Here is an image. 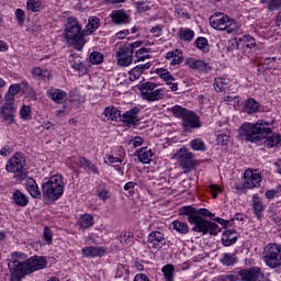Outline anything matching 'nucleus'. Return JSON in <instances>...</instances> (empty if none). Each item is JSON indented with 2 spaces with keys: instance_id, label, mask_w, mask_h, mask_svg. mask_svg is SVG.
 Listing matches in <instances>:
<instances>
[{
  "instance_id": "obj_3",
  "label": "nucleus",
  "mask_w": 281,
  "mask_h": 281,
  "mask_svg": "<svg viewBox=\"0 0 281 281\" xmlns=\"http://www.w3.org/2000/svg\"><path fill=\"white\" fill-rule=\"evenodd\" d=\"M65 38L70 47L82 50L87 41H85V32H82V26L75 18H69L66 23Z\"/></svg>"
},
{
  "instance_id": "obj_43",
  "label": "nucleus",
  "mask_w": 281,
  "mask_h": 281,
  "mask_svg": "<svg viewBox=\"0 0 281 281\" xmlns=\"http://www.w3.org/2000/svg\"><path fill=\"white\" fill-rule=\"evenodd\" d=\"M117 239L120 240L121 245H133L135 236L133 235V232H125L124 235L119 236Z\"/></svg>"
},
{
  "instance_id": "obj_56",
  "label": "nucleus",
  "mask_w": 281,
  "mask_h": 281,
  "mask_svg": "<svg viewBox=\"0 0 281 281\" xmlns=\"http://www.w3.org/2000/svg\"><path fill=\"white\" fill-rule=\"evenodd\" d=\"M43 238L46 240V243H48V245L52 243V229H49L47 226L44 227Z\"/></svg>"
},
{
  "instance_id": "obj_52",
  "label": "nucleus",
  "mask_w": 281,
  "mask_h": 281,
  "mask_svg": "<svg viewBox=\"0 0 281 281\" xmlns=\"http://www.w3.org/2000/svg\"><path fill=\"white\" fill-rule=\"evenodd\" d=\"M220 281H240V276H238V272L237 274H223Z\"/></svg>"
},
{
  "instance_id": "obj_40",
  "label": "nucleus",
  "mask_w": 281,
  "mask_h": 281,
  "mask_svg": "<svg viewBox=\"0 0 281 281\" xmlns=\"http://www.w3.org/2000/svg\"><path fill=\"white\" fill-rule=\"evenodd\" d=\"M135 60L134 63H144V60L150 59V55H148V48L142 47L140 49L135 52Z\"/></svg>"
},
{
  "instance_id": "obj_10",
  "label": "nucleus",
  "mask_w": 281,
  "mask_h": 281,
  "mask_svg": "<svg viewBox=\"0 0 281 281\" xmlns=\"http://www.w3.org/2000/svg\"><path fill=\"white\" fill-rule=\"evenodd\" d=\"M240 281H262L265 280V273L260 267L255 266L249 269H241L238 271Z\"/></svg>"
},
{
  "instance_id": "obj_47",
  "label": "nucleus",
  "mask_w": 281,
  "mask_h": 281,
  "mask_svg": "<svg viewBox=\"0 0 281 281\" xmlns=\"http://www.w3.org/2000/svg\"><path fill=\"white\" fill-rule=\"evenodd\" d=\"M22 120H32V108L30 105H23L20 110Z\"/></svg>"
},
{
  "instance_id": "obj_19",
  "label": "nucleus",
  "mask_w": 281,
  "mask_h": 281,
  "mask_svg": "<svg viewBox=\"0 0 281 281\" xmlns=\"http://www.w3.org/2000/svg\"><path fill=\"white\" fill-rule=\"evenodd\" d=\"M151 65L153 64H150V61H147L146 64H142V65L134 67L130 71V80L131 81L139 80V78H142V75L144 74V71H146L147 69H150Z\"/></svg>"
},
{
  "instance_id": "obj_1",
  "label": "nucleus",
  "mask_w": 281,
  "mask_h": 281,
  "mask_svg": "<svg viewBox=\"0 0 281 281\" xmlns=\"http://www.w3.org/2000/svg\"><path fill=\"white\" fill-rule=\"evenodd\" d=\"M238 139L241 142H263L267 148H276V146H280L281 136L276 133H271V127H269V123L265 121H257L254 123H244L238 130Z\"/></svg>"
},
{
  "instance_id": "obj_44",
  "label": "nucleus",
  "mask_w": 281,
  "mask_h": 281,
  "mask_svg": "<svg viewBox=\"0 0 281 281\" xmlns=\"http://www.w3.org/2000/svg\"><path fill=\"white\" fill-rule=\"evenodd\" d=\"M89 59L92 65H102L104 61V55L99 52H93L90 54Z\"/></svg>"
},
{
  "instance_id": "obj_33",
  "label": "nucleus",
  "mask_w": 281,
  "mask_h": 281,
  "mask_svg": "<svg viewBox=\"0 0 281 281\" xmlns=\"http://www.w3.org/2000/svg\"><path fill=\"white\" fill-rule=\"evenodd\" d=\"M258 109H260V103L257 102L255 99H248L245 102L244 111H245V113H248V115L258 113Z\"/></svg>"
},
{
  "instance_id": "obj_2",
  "label": "nucleus",
  "mask_w": 281,
  "mask_h": 281,
  "mask_svg": "<svg viewBox=\"0 0 281 281\" xmlns=\"http://www.w3.org/2000/svg\"><path fill=\"white\" fill-rule=\"evenodd\" d=\"M179 214L180 216H188V222L190 225H193L192 232H198L203 234V236H205V234L216 236L221 232V228L216 225V223L206 220L211 218V221H215L214 214L207 209L196 210L193 206H182L179 210ZM202 216H205V218Z\"/></svg>"
},
{
  "instance_id": "obj_37",
  "label": "nucleus",
  "mask_w": 281,
  "mask_h": 281,
  "mask_svg": "<svg viewBox=\"0 0 281 281\" xmlns=\"http://www.w3.org/2000/svg\"><path fill=\"white\" fill-rule=\"evenodd\" d=\"M178 36L181 41H184L187 43H190V41H192L194 38V31L190 30V29H183L181 27L178 31Z\"/></svg>"
},
{
  "instance_id": "obj_25",
  "label": "nucleus",
  "mask_w": 281,
  "mask_h": 281,
  "mask_svg": "<svg viewBox=\"0 0 281 281\" xmlns=\"http://www.w3.org/2000/svg\"><path fill=\"white\" fill-rule=\"evenodd\" d=\"M26 190L33 199H41V189H38V184L33 178H27Z\"/></svg>"
},
{
  "instance_id": "obj_21",
  "label": "nucleus",
  "mask_w": 281,
  "mask_h": 281,
  "mask_svg": "<svg viewBox=\"0 0 281 281\" xmlns=\"http://www.w3.org/2000/svg\"><path fill=\"white\" fill-rule=\"evenodd\" d=\"M82 254L86 258H102L106 251L102 247L88 246L82 248Z\"/></svg>"
},
{
  "instance_id": "obj_30",
  "label": "nucleus",
  "mask_w": 281,
  "mask_h": 281,
  "mask_svg": "<svg viewBox=\"0 0 281 281\" xmlns=\"http://www.w3.org/2000/svg\"><path fill=\"white\" fill-rule=\"evenodd\" d=\"M138 159L142 164H150L153 160V149L148 147H143L137 150Z\"/></svg>"
},
{
  "instance_id": "obj_29",
  "label": "nucleus",
  "mask_w": 281,
  "mask_h": 281,
  "mask_svg": "<svg viewBox=\"0 0 281 281\" xmlns=\"http://www.w3.org/2000/svg\"><path fill=\"white\" fill-rule=\"evenodd\" d=\"M12 199L19 207H25L30 203L27 195L21 192V190H15L13 192Z\"/></svg>"
},
{
  "instance_id": "obj_64",
  "label": "nucleus",
  "mask_w": 281,
  "mask_h": 281,
  "mask_svg": "<svg viewBox=\"0 0 281 281\" xmlns=\"http://www.w3.org/2000/svg\"><path fill=\"white\" fill-rule=\"evenodd\" d=\"M134 281H150V279L145 273H138L135 276Z\"/></svg>"
},
{
  "instance_id": "obj_11",
  "label": "nucleus",
  "mask_w": 281,
  "mask_h": 281,
  "mask_svg": "<svg viewBox=\"0 0 281 281\" xmlns=\"http://www.w3.org/2000/svg\"><path fill=\"white\" fill-rule=\"evenodd\" d=\"M45 267H47V259L45 257L33 256L26 260L24 272H26V276H30V273L41 271V269H45Z\"/></svg>"
},
{
  "instance_id": "obj_54",
  "label": "nucleus",
  "mask_w": 281,
  "mask_h": 281,
  "mask_svg": "<svg viewBox=\"0 0 281 281\" xmlns=\"http://www.w3.org/2000/svg\"><path fill=\"white\" fill-rule=\"evenodd\" d=\"M86 170H88V172H92L93 175H100V169H98V167L90 160L86 165Z\"/></svg>"
},
{
  "instance_id": "obj_42",
  "label": "nucleus",
  "mask_w": 281,
  "mask_h": 281,
  "mask_svg": "<svg viewBox=\"0 0 281 281\" xmlns=\"http://www.w3.org/2000/svg\"><path fill=\"white\" fill-rule=\"evenodd\" d=\"M171 112L175 115V117H180L183 120L186 115L190 112V110L182 108L180 105H175L171 108Z\"/></svg>"
},
{
  "instance_id": "obj_14",
  "label": "nucleus",
  "mask_w": 281,
  "mask_h": 281,
  "mask_svg": "<svg viewBox=\"0 0 281 281\" xmlns=\"http://www.w3.org/2000/svg\"><path fill=\"white\" fill-rule=\"evenodd\" d=\"M182 124L184 128H201V121L199 120V116L190 110L183 117Z\"/></svg>"
},
{
  "instance_id": "obj_45",
  "label": "nucleus",
  "mask_w": 281,
  "mask_h": 281,
  "mask_svg": "<svg viewBox=\"0 0 281 281\" xmlns=\"http://www.w3.org/2000/svg\"><path fill=\"white\" fill-rule=\"evenodd\" d=\"M215 90L216 91H227V87L229 83L223 77L215 78Z\"/></svg>"
},
{
  "instance_id": "obj_34",
  "label": "nucleus",
  "mask_w": 281,
  "mask_h": 281,
  "mask_svg": "<svg viewBox=\"0 0 281 281\" xmlns=\"http://www.w3.org/2000/svg\"><path fill=\"white\" fill-rule=\"evenodd\" d=\"M172 229L178 232V234L186 235L190 232V226H188V223L181 222L179 220H176L171 223Z\"/></svg>"
},
{
  "instance_id": "obj_7",
  "label": "nucleus",
  "mask_w": 281,
  "mask_h": 281,
  "mask_svg": "<svg viewBox=\"0 0 281 281\" xmlns=\"http://www.w3.org/2000/svg\"><path fill=\"white\" fill-rule=\"evenodd\" d=\"M173 159H177L178 166L183 170L184 175L192 172V169L195 168L198 161L194 158V154L190 149L182 147L175 155Z\"/></svg>"
},
{
  "instance_id": "obj_18",
  "label": "nucleus",
  "mask_w": 281,
  "mask_h": 281,
  "mask_svg": "<svg viewBox=\"0 0 281 281\" xmlns=\"http://www.w3.org/2000/svg\"><path fill=\"white\" fill-rule=\"evenodd\" d=\"M13 269H20L24 271L25 267L27 266V255L23 252H13Z\"/></svg>"
},
{
  "instance_id": "obj_32",
  "label": "nucleus",
  "mask_w": 281,
  "mask_h": 281,
  "mask_svg": "<svg viewBox=\"0 0 281 281\" xmlns=\"http://www.w3.org/2000/svg\"><path fill=\"white\" fill-rule=\"evenodd\" d=\"M98 27H100V18L91 16L88 20V24L86 26L87 36H90V34H93V32H95V30H98Z\"/></svg>"
},
{
  "instance_id": "obj_24",
  "label": "nucleus",
  "mask_w": 281,
  "mask_h": 281,
  "mask_svg": "<svg viewBox=\"0 0 281 281\" xmlns=\"http://www.w3.org/2000/svg\"><path fill=\"white\" fill-rule=\"evenodd\" d=\"M0 115L4 122L12 124L14 122V105H4L1 106Z\"/></svg>"
},
{
  "instance_id": "obj_5",
  "label": "nucleus",
  "mask_w": 281,
  "mask_h": 281,
  "mask_svg": "<svg viewBox=\"0 0 281 281\" xmlns=\"http://www.w3.org/2000/svg\"><path fill=\"white\" fill-rule=\"evenodd\" d=\"M209 21L214 30L225 31L227 34H240L238 23L225 13L216 12L210 16Z\"/></svg>"
},
{
  "instance_id": "obj_4",
  "label": "nucleus",
  "mask_w": 281,
  "mask_h": 281,
  "mask_svg": "<svg viewBox=\"0 0 281 281\" xmlns=\"http://www.w3.org/2000/svg\"><path fill=\"white\" fill-rule=\"evenodd\" d=\"M65 188V179L61 175L52 176L48 181L42 186V194L44 199L49 201H58L63 196Z\"/></svg>"
},
{
  "instance_id": "obj_28",
  "label": "nucleus",
  "mask_w": 281,
  "mask_h": 281,
  "mask_svg": "<svg viewBox=\"0 0 281 281\" xmlns=\"http://www.w3.org/2000/svg\"><path fill=\"white\" fill-rule=\"evenodd\" d=\"M187 65L190 69H196V71H207V63L201 59L189 58Z\"/></svg>"
},
{
  "instance_id": "obj_57",
  "label": "nucleus",
  "mask_w": 281,
  "mask_h": 281,
  "mask_svg": "<svg viewBox=\"0 0 281 281\" xmlns=\"http://www.w3.org/2000/svg\"><path fill=\"white\" fill-rule=\"evenodd\" d=\"M76 164H77V166H79V168H83V170H87V165L89 164V160H87V158L80 156L76 159Z\"/></svg>"
},
{
  "instance_id": "obj_8",
  "label": "nucleus",
  "mask_w": 281,
  "mask_h": 281,
  "mask_svg": "<svg viewBox=\"0 0 281 281\" xmlns=\"http://www.w3.org/2000/svg\"><path fill=\"white\" fill-rule=\"evenodd\" d=\"M263 260L271 269L281 267V246L278 244H268L263 250Z\"/></svg>"
},
{
  "instance_id": "obj_6",
  "label": "nucleus",
  "mask_w": 281,
  "mask_h": 281,
  "mask_svg": "<svg viewBox=\"0 0 281 281\" xmlns=\"http://www.w3.org/2000/svg\"><path fill=\"white\" fill-rule=\"evenodd\" d=\"M7 172L15 173L16 179L23 181L27 177V169H25V155L23 153H15L5 166Z\"/></svg>"
},
{
  "instance_id": "obj_51",
  "label": "nucleus",
  "mask_w": 281,
  "mask_h": 281,
  "mask_svg": "<svg viewBox=\"0 0 281 281\" xmlns=\"http://www.w3.org/2000/svg\"><path fill=\"white\" fill-rule=\"evenodd\" d=\"M15 19H16L19 25H23V23H25V11H23L22 9H16L15 10Z\"/></svg>"
},
{
  "instance_id": "obj_61",
  "label": "nucleus",
  "mask_w": 281,
  "mask_h": 281,
  "mask_svg": "<svg viewBox=\"0 0 281 281\" xmlns=\"http://www.w3.org/2000/svg\"><path fill=\"white\" fill-rule=\"evenodd\" d=\"M143 42L142 41H136L132 44H125V46H127L134 54H135V49H137L138 47H142Z\"/></svg>"
},
{
  "instance_id": "obj_16",
  "label": "nucleus",
  "mask_w": 281,
  "mask_h": 281,
  "mask_svg": "<svg viewBox=\"0 0 281 281\" xmlns=\"http://www.w3.org/2000/svg\"><path fill=\"white\" fill-rule=\"evenodd\" d=\"M69 64L71 65L72 69H76V71L82 76L83 74H87V64H85V60H82V57L79 55H70Z\"/></svg>"
},
{
  "instance_id": "obj_50",
  "label": "nucleus",
  "mask_w": 281,
  "mask_h": 281,
  "mask_svg": "<svg viewBox=\"0 0 281 281\" xmlns=\"http://www.w3.org/2000/svg\"><path fill=\"white\" fill-rule=\"evenodd\" d=\"M157 75L159 76V78H161V80H172V74H170L168 69L158 68Z\"/></svg>"
},
{
  "instance_id": "obj_41",
  "label": "nucleus",
  "mask_w": 281,
  "mask_h": 281,
  "mask_svg": "<svg viewBox=\"0 0 281 281\" xmlns=\"http://www.w3.org/2000/svg\"><path fill=\"white\" fill-rule=\"evenodd\" d=\"M162 273L166 281H175V266L167 265L162 267Z\"/></svg>"
},
{
  "instance_id": "obj_62",
  "label": "nucleus",
  "mask_w": 281,
  "mask_h": 281,
  "mask_svg": "<svg viewBox=\"0 0 281 281\" xmlns=\"http://www.w3.org/2000/svg\"><path fill=\"white\" fill-rule=\"evenodd\" d=\"M161 32H164V30L161 29V25H159V24L151 27V30H150V33L154 34V36H156V37L161 36Z\"/></svg>"
},
{
  "instance_id": "obj_46",
  "label": "nucleus",
  "mask_w": 281,
  "mask_h": 281,
  "mask_svg": "<svg viewBox=\"0 0 281 281\" xmlns=\"http://www.w3.org/2000/svg\"><path fill=\"white\" fill-rule=\"evenodd\" d=\"M195 45L198 49H201L202 52H210V43L207 42V38L205 37H199L195 41Z\"/></svg>"
},
{
  "instance_id": "obj_53",
  "label": "nucleus",
  "mask_w": 281,
  "mask_h": 281,
  "mask_svg": "<svg viewBox=\"0 0 281 281\" xmlns=\"http://www.w3.org/2000/svg\"><path fill=\"white\" fill-rule=\"evenodd\" d=\"M281 8V0H270L268 3V9L273 12L276 10H280Z\"/></svg>"
},
{
  "instance_id": "obj_9",
  "label": "nucleus",
  "mask_w": 281,
  "mask_h": 281,
  "mask_svg": "<svg viewBox=\"0 0 281 281\" xmlns=\"http://www.w3.org/2000/svg\"><path fill=\"white\" fill-rule=\"evenodd\" d=\"M140 95L147 102H157V100H164V89H157V83L147 81L140 87Z\"/></svg>"
},
{
  "instance_id": "obj_36",
  "label": "nucleus",
  "mask_w": 281,
  "mask_h": 281,
  "mask_svg": "<svg viewBox=\"0 0 281 281\" xmlns=\"http://www.w3.org/2000/svg\"><path fill=\"white\" fill-rule=\"evenodd\" d=\"M103 115H105L108 120H111V122H116L117 117H120V110L113 105L108 106L104 109Z\"/></svg>"
},
{
  "instance_id": "obj_12",
  "label": "nucleus",
  "mask_w": 281,
  "mask_h": 281,
  "mask_svg": "<svg viewBox=\"0 0 281 281\" xmlns=\"http://www.w3.org/2000/svg\"><path fill=\"white\" fill-rule=\"evenodd\" d=\"M133 54H135L126 44H123L116 50L117 65L121 67H128L133 64Z\"/></svg>"
},
{
  "instance_id": "obj_27",
  "label": "nucleus",
  "mask_w": 281,
  "mask_h": 281,
  "mask_svg": "<svg viewBox=\"0 0 281 281\" xmlns=\"http://www.w3.org/2000/svg\"><path fill=\"white\" fill-rule=\"evenodd\" d=\"M31 74L35 80H49L52 78V72L49 70H43L41 67H34L31 70Z\"/></svg>"
},
{
  "instance_id": "obj_39",
  "label": "nucleus",
  "mask_w": 281,
  "mask_h": 281,
  "mask_svg": "<svg viewBox=\"0 0 281 281\" xmlns=\"http://www.w3.org/2000/svg\"><path fill=\"white\" fill-rule=\"evenodd\" d=\"M192 150L205 153L207 150V145L201 138H195L190 142Z\"/></svg>"
},
{
  "instance_id": "obj_49",
  "label": "nucleus",
  "mask_w": 281,
  "mask_h": 281,
  "mask_svg": "<svg viewBox=\"0 0 281 281\" xmlns=\"http://www.w3.org/2000/svg\"><path fill=\"white\" fill-rule=\"evenodd\" d=\"M26 8L27 10H31V12H38V10H41V1L27 0Z\"/></svg>"
},
{
  "instance_id": "obj_26",
  "label": "nucleus",
  "mask_w": 281,
  "mask_h": 281,
  "mask_svg": "<svg viewBox=\"0 0 281 281\" xmlns=\"http://www.w3.org/2000/svg\"><path fill=\"white\" fill-rule=\"evenodd\" d=\"M111 19L115 25H122L124 23H128V14L123 10H115L111 14Z\"/></svg>"
},
{
  "instance_id": "obj_60",
  "label": "nucleus",
  "mask_w": 281,
  "mask_h": 281,
  "mask_svg": "<svg viewBox=\"0 0 281 281\" xmlns=\"http://www.w3.org/2000/svg\"><path fill=\"white\" fill-rule=\"evenodd\" d=\"M136 8L138 12H148V10H150V7L144 2H137Z\"/></svg>"
},
{
  "instance_id": "obj_35",
  "label": "nucleus",
  "mask_w": 281,
  "mask_h": 281,
  "mask_svg": "<svg viewBox=\"0 0 281 281\" xmlns=\"http://www.w3.org/2000/svg\"><path fill=\"white\" fill-rule=\"evenodd\" d=\"M78 223L82 229H89V227H93V216L91 214H83L79 217Z\"/></svg>"
},
{
  "instance_id": "obj_38",
  "label": "nucleus",
  "mask_w": 281,
  "mask_h": 281,
  "mask_svg": "<svg viewBox=\"0 0 281 281\" xmlns=\"http://www.w3.org/2000/svg\"><path fill=\"white\" fill-rule=\"evenodd\" d=\"M25 276H27L25 270L11 268L10 269V280L9 281H21V280H23V278H25Z\"/></svg>"
},
{
  "instance_id": "obj_17",
  "label": "nucleus",
  "mask_w": 281,
  "mask_h": 281,
  "mask_svg": "<svg viewBox=\"0 0 281 281\" xmlns=\"http://www.w3.org/2000/svg\"><path fill=\"white\" fill-rule=\"evenodd\" d=\"M139 111L140 109L138 106L132 108L123 114V122L128 126L137 124L139 122Z\"/></svg>"
},
{
  "instance_id": "obj_20",
  "label": "nucleus",
  "mask_w": 281,
  "mask_h": 281,
  "mask_svg": "<svg viewBox=\"0 0 281 281\" xmlns=\"http://www.w3.org/2000/svg\"><path fill=\"white\" fill-rule=\"evenodd\" d=\"M47 98L56 102V104H63L67 100V92L60 89H50L47 90Z\"/></svg>"
},
{
  "instance_id": "obj_48",
  "label": "nucleus",
  "mask_w": 281,
  "mask_h": 281,
  "mask_svg": "<svg viewBox=\"0 0 281 281\" xmlns=\"http://www.w3.org/2000/svg\"><path fill=\"white\" fill-rule=\"evenodd\" d=\"M223 265H226L227 267H232V265L236 263V255L232 254H224L222 258Z\"/></svg>"
},
{
  "instance_id": "obj_13",
  "label": "nucleus",
  "mask_w": 281,
  "mask_h": 281,
  "mask_svg": "<svg viewBox=\"0 0 281 281\" xmlns=\"http://www.w3.org/2000/svg\"><path fill=\"white\" fill-rule=\"evenodd\" d=\"M260 181H262V177L260 173L254 172L251 169H247L244 173V189L251 190L254 188H258L260 186Z\"/></svg>"
},
{
  "instance_id": "obj_31",
  "label": "nucleus",
  "mask_w": 281,
  "mask_h": 281,
  "mask_svg": "<svg viewBox=\"0 0 281 281\" xmlns=\"http://www.w3.org/2000/svg\"><path fill=\"white\" fill-rule=\"evenodd\" d=\"M252 209L257 218H260L262 212H265V203H262V200L258 195H254L252 198Z\"/></svg>"
},
{
  "instance_id": "obj_15",
  "label": "nucleus",
  "mask_w": 281,
  "mask_h": 281,
  "mask_svg": "<svg viewBox=\"0 0 281 281\" xmlns=\"http://www.w3.org/2000/svg\"><path fill=\"white\" fill-rule=\"evenodd\" d=\"M147 243L153 245L154 249H161V245H166V237H164V233L161 232H151L148 235Z\"/></svg>"
},
{
  "instance_id": "obj_55",
  "label": "nucleus",
  "mask_w": 281,
  "mask_h": 281,
  "mask_svg": "<svg viewBox=\"0 0 281 281\" xmlns=\"http://www.w3.org/2000/svg\"><path fill=\"white\" fill-rule=\"evenodd\" d=\"M209 188H210V192H211L213 199H216V196H218V194H221V192H223V190H221V187H218L216 184H211Z\"/></svg>"
},
{
  "instance_id": "obj_22",
  "label": "nucleus",
  "mask_w": 281,
  "mask_h": 281,
  "mask_svg": "<svg viewBox=\"0 0 281 281\" xmlns=\"http://www.w3.org/2000/svg\"><path fill=\"white\" fill-rule=\"evenodd\" d=\"M166 59L170 61V65H181L183 63V52L181 49H175L166 54Z\"/></svg>"
},
{
  "instance_id": "obj_59",
  "label": "nucleus",
  "mask_w": 281,
  "mask_h": 281,
  "mask_svg": "<svg viewBox=\"0 0 281 281\" xmlns=\"http://www.w3.org/2000/svg\"><path fill=\"white\" fill-rule=\"evenodd\" d=\"M4 100H5L4 105L10 104V106H14V94L13 93L8 92L5 94Z\"/></svg>"
},
{
  "instance_id": "obj_63",
  "label": "nucleus",
  "mask_w": 281,
  "mask_h": 281,
  "mask_svg": "<svg viewBox=\"0 0 281 281\" xmlns=\"http://www.w3.org/2000/svg\"><path fill=\"white\" fill-rule=\"evenodd\" d=\"M21 91V86L19 85H12L9 88V93H13V95H16V93H20Z\"/></svg>"
},
{
  "instance_id": "obj_58",
  "label": "nucleus",
  "mask_w": 281,
  "mask_h": 281,
  "mask_svg": "<svg viewBox=\"0 0 281 281\" xmlns=\"http://www.w3.org/2000/svg\"><path fill=\"white\" fill-rule=\"evenodd\" d=\"M227 142H229V136L225 134H221L217 136V144H221V146H226Z\"/></svg>"
},
{
  "instance_id": "obj_23",
  "label": "nucleus",
  "mask_w": 281,
  "mask_h": 281,
  "mask_svg": "<svg viewBox=\"0 0 281 281\" xmlns=\"http://www.w3.org/2000/svg\"><path fill=\"white\" fill-rule=\"evenodd\" d=\"M238 240V235H236V231L227 229L222 235V244L224 247H232Z\"/></svg>"
}]
</instances>
